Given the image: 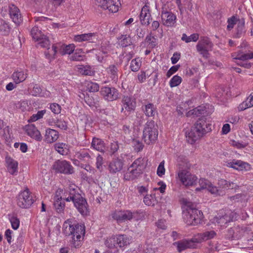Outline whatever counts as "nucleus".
Returning <instances> with one entry per match:
<instances>
[{
    "mask_svg": "<svg viewBox=\"0 0 253 253\" xmlns=\"http://www.w3.org/2000/svg\"><path fill=\"white\" fill-rule=\"evenodd\" d=\"M62 230L71 248H78L81 246V239L85 234L84 224L78 223L75 218H69L64 221Z\"/></svg>",
    "mask_w": 253,
    "mask_h": 253,
    "instance_id": "obj_1",
    "label": "nucleus"
},
{
    "mask_svg": "<svg viewBox=\"0 0 253 253\" xmlns=\"http://www.w3.org/2000/svg\"><path fill=\"white\" fill-rule=\"evenodd\" d=\"M211 130V125L207 122L205 117L199 118L190 129L186 131V141L193 144Z\"/></svg>",
    "mask_w": 253,
    "mask_h": 253,
    "instance_id": "obj_2",
    "label": "nucleus"
},
{
    "mask_svg": "<svg viewBox=\"0 0 253 253\" xmlns=\"http://www.w3.org/2000/svg\"><path fill=\"white\" fill-rule=\"evenodd\" d=\"M200 187H197L196 191L207 189L211 194L215 196H223L226 193V190L231 186V183L226 180L221 179L218 182V187L213 186L209 180L200 178L199 181Z\"/></svg>",
    "mask_w": 253,
    "mask_h": 253,
    "instance_id": "obj_3",
    "label": "nucleus"
},
{
    "mask_svg": "<svg viewBox=\"0 0 253 253\" xmlns=\"http://www.w3.org/2000/svg\"><path fill=\"white\" fill-rule=\"evenodd\" d=\"M158 136V126L154 121H148L143 130L142 139L144 142L147 145L154 144L157 140Z\"/></svg>",
    "mask_w": 253,
    "mask_h": 253,
    "instance_id": "obj_4",
    "label": "nucleus"
},
{
    "mask_svg": "<svg viewBox=\"0 0 253 253\" xmlns=\"http://www.w3.org/2000/svg\"><path fill=\"white\" fill-rule=\"evenodd\" d=\"M144 159L140 157L136 159L127 169L124 174V178L126 180H131L137 178L142 174L145 169Z\"/></svg>",
    "mask_w": 253,
    "mask_h": 253,
    "instance_id": "obj_5",
    "label": "nucleus"
},
{
    "mask_svg": "<svg viewBox=\"0 0 253 253\" xmlns=\"http://www.w3.org/2000/svg\"><path fill=\"white\" fill-rule=\"evenodd\" d=\"M75 48V45L74 44L65 45L57 43L53 44L51 49H48L47 51H45L44 54L47 58L51 59L54 58L55 55L58 51L61 55L71 54L73 52Z\"/></svg>",
    "mask_w": 253,
    "mask_h": 253,
    "instance_id": "obj_6",
    "label": "nucleus"
},
{
    "mask_svg": "<svg viewBox=\"0 0 253 253\" xmlns=\"http://www.w3.org/2000/svg\"><path fill=\"white\" fill-rule=\"evenodd\" d=\"M183 217L187 224L196 225L201 223L203 214L197 209L187 207L185 211H183Z\"/></svg>",
    "mask_w": 253,
    "mask_h": 253,
    "instance_id": "obj_7",
    "label": "nucleus"
},
{
    "mask_svg": "<svg viewBox=\"0 0 253 253\" xmlns=\"http://www.w3.org/2000/svg\"><path fill=\"white\" fill-rule=\"evenodd\" d=\"M213 43L210 39L204 37L199 41L196 45L197 51L205 59L209 57V51H211L213 47Z\"/></svg>",
    "mask_w": 253,
    "mask_h": 253,
    "instance_id": "obj_8",
    "label": "nucleus"
},
{
    "mask_svg": "<svg viewBox=\"0 0 253 253\" xmlns=\"http://www.w3.org/2000/svg\"><path fill=\"white\" fill-rule=\"evenodd\" d=\"M34 202L35 200L28 189L21 191L17 197V204L22 209L29 208Z\"/></svg>",
    "mask_w": 253,
    "mask_h": 253,
    "instance_id": "obj_9",
    "label": "nucleus"
},
{
    "mask_svg": "<svg viewBox=\"0 0 253 253\" xmlns=\"http://www.w3.org/2000/svg\"><path fill=\"white\" fill-rule=\"evenodd\" d=\"M52 169L56 173L71 174L74 169L70 163L66 160H58L54 162Z\"/></svg>",
    "mask_w": 253,
    "mask_h": 253,
    "instance_id": "obj_10",
    "label": "nucleus"
},
{
    "mask_svg": "<svg viewBox=\"0 0 253 253\" xmlns=\"http://www.w3.org/2000/svg\"><path fill=\"white\" fill-rule=\"evenodd\" d=\"M96 5L112 13L117 12L121 5V0H95Z\"/></svg>",
    "mask_w": 253,
    "mask_h": 253,
    "instance_id": "obj_11",
    "label": "nucleus"
},
{
    "mask_svg": "<svg viewBox=\"0 0 253 253\" xmlns=\"http://www.w3.org/2000/svg\"><path fill=\"white\" fill-rule=\"evenodd\" d=\"M237 217V214L231 210H226L220 212L215 217L214 221L221 226H223L228 222L233 221Z\"/></svg>",
    "mask_w": 253,
    "mask_h": 253,
    "instance_id": "obj_12",
    "label": "nucleus"
},
{
    "mask_svg": "<svg viewBox=\"0 0 253 253\" xmlns=\"http://www.w3.org/2000/svg\"><path fill=\"white\" fill-rule=\"evenodd\" d=\"M121 113L128 116L131 112L134 111L136 106L135 99L128 96H124L122 100Z\"/></svg>",
    "mask_w": 253,
    "mask_h": 253,
    "instance_id": "obj_13",
    "label": "nucleus"
},
{
    "mask_svg": "<svg viewBox=\"0 0 253 253\" xmlns=\"http://www.w3.org/2000/svg\"><path fill=\"white\" fill-rule=\"evenodd\" d=\"M178 177L181 183L185 186H192L196 183L197 177L185 169L179 170Z\"/></svg>",
    "mask_w": 253,
    "mask_h": 253,
    "instance_id": "obj_14",
    "label": "nucleus"
},
{
    "mask_svg": "<svg viewBox=\"0 0 253 253\" xmlns=\"http://www.w3.org/2000/svg\"><path fill=\"white\" fill-rule=\"evenodd\" d=\"M111 216L116 220L118 223L125 222L130 220L133 217V213L130 211H113Z\"/></svg>",
    "mask_w": 253,
    "mask_h": 253,
    "instance_id": "obj_15",
    "label": "nucleus"
},
{
    "mask_svg": "<svg viewBox=\"0 0 253 253\" xmlns=\"http://www.w3.org/2000/svg\"><path fill=\"white\" fill-rule=\"evenodd\" d=\"M73 203L81 215L84 216L89 214V211L87 201L81 194Z\"/></svg>",
    "mask_w": 253,
    "mask_h": 253,
    "instance_id": "obj_16",
    "label": "nucleus"
},
{
    "mask_svg": "<svg viewBox=\"0 0 253 253\" xmlns=\"http://www.w3.org/2000/svg\"><path fill=\"white\" fill-rule=\"evenodd\" d=\"M109 50L105 46L101 45L99 49H92L86 51V53H90L92 56H95L96 60L100 63L105 61L108 57Z\"/></svg>",
    "mask_w": 253,
    "mask_h": 253,
    "instance_id": "obj_17",
    "label": "nucleus"
},
{
    "mask_svg": "<svg viewBox=\"0 0 253 253\" xmlns=\"http://www.w3.org/2000/svg\"><path fill=\"white\" fill-rule=\"evenodd\" d=\"M100 93L103 98L108 101L115 100L118 98V91L114 87H102L101 88Z\"/></svg>",
    "mask_w": 253,
    "mask_h": 253,
    "instance_id": "obj_18",
    "label": "nucleus"
},
{
    "mask_svg": "<svg viewBox=\"0 0 253 253\" xmlns=\"http://www.w3.org/2000/svg\"><path fill=\"white\" fill-rule=\"evenodd\" d=\"M75 156L79 160L90 163L93 159V153L88 149H82L75 153Z\"/></svg>",
    "mask_w": 253,
    "mask_h": 253,
    "instance_id": "obj_19",
    "label": "nucleus"
},
{
    "mask_svg": "<svg viewBox=\"0 0 253 253\" xmlns=\"http://www.w3.org/2000/svg\"><path fill=\"white\" fill-rule=\"evenodd\" d=\"M9 13L12 21L16 25H19L23 21L20 10L14 4L9 6Z\"/></svg>",
    "mask_w": 253,
    "mask_h": 253,
    "instance_id": "obj_20",
    "label": "nucleus"
},
{
    "mask_svg": "<svg viewBox=\"0 0 253 253\" xmlns=\"http://www.w3.org/2000/svg\"><path fill=\"white\" fill-rule=\"evenodd\" d=\"M98 36L96 33H89L74 36V40L78 42L88 41L90 42H96Z\"/></svg>",
    "mask_w": 253,
    "mask_h": 253,
    "instance_id": "obj_21",
    "label": "nucleus"
},
{
    "mask_svg": "<svg viewBox=\"0 0 253 253\" xmlns=\"http://www.w3.org/2000/svg\"><path fill=\"white\" fill-rule=\"evenodd\" d=\"M228 166L238 170L248 171L251 169V165L241 160H233L228 163Z\"/></svg>",
    "mask_w": 253,
    "mask_h": 253,
    "instance_id": "obj_22",
    "label": "nucleus"
},
{
    "mask_svg": "<svg viewBox=\"0 0 253 253\" xmlns=\"http://www.w3.org/2000/svg\"><path fill=\"white\" fill-rule=\"evenodd\" d=\"M196 239L191 240H183L174 242L173 245L176 246L179 252H181L187 248H191L194 247V243L197 242Z\"/></svg>",
    "mask_w": 253,
    "mask_h": 253,
    "instance_id": "obj_23",
    "label": "nucleus"
},
{
    "mask_svg": "<svg viewBox=\"0 0 253 253\" xmlns=\"http://www.w3.org/2000/svg\"><path fill=\"white\" fill-rule=\"evenodd\" d=\"M117 240L118 248L124 250L132 242V237L126 234H118Z\"/></svg>",
    "mask_w": 253,
    "mask_h": 253,
    "instance_id": "obj_24",
    "label": "nucleus"
},
{
    "mask_svg": "<svg viewBox=\"0 0 253 253\" xmlns=\"http://www.w3.org/2000/svg\"><path fill=\"white\" fill-rule=\"evenodd\" d=\"M25 130L28 135L37 141H41L42 135L40 131L34 125H28L25 126Z\"/></svg>",
    "mask_w": 253,
    "mask_h": 253,
    "instance_id": "obj_25",
    "label": "nucleus"
},
{
    "mask_svg": "<svg viewBox=\"0 0 253 253\" xmlns=\"http://www.w3.org/2000/svg\"><path fill=\"white\" fill-rule=\"evenodd\" d=\"M139 17L142 25L147 26L150 24L152 18L148 6L145 5L142 8Z\"/></svg>",
    "mask_w": 253,
    "mask_h": 253,
    "instance_id": "obj_26",
    "label": "nucleus"
},
{
    "mask_svg": "<svg viewBox=\"0 0 253 253\" xmlns=\"http://www.w3.org/2000/svg\"><path fill=\"white\" fill-rule=\"evenodd\" d=\"M5 162L8 171L12 175H16L18 172V162L10 157H6Z\"/></svg>",
    "mask_w": 253,
    "mask_h": 253,
    "instance_id": "obj_27",
    "label": "nucleus"
},
{
    "mask_svg": "<svg viewBox=\"0 0 253 253\" xmlns=\"http://www.w3.org/2000/svg\"><path fill=\"white\" fill-rule=\"evenodd\" d=\"M161 18L163 25L167 27H172L176 23V17L171 12L161 15Z\"/></svg>",
    "mask_w": 253,
    "mask_h": 253,
    "instance_id": "obj_28",
    "label": "nucleus"
},
{
    "mask_svg": "<svg viewBox=\"0 0 253 253\" xmlns=\"http://www.w3.org/2000/svg\"><path fill=\"white\" fill-rule=\"evenodd\" d=\"M78 72L82 75L93 76L95 75V70L93 66L89 65H79L77 66Z\"/></svg>",
    "mask_w": 253,
    "mask_h": 253,
    "instance_id": "obj_29",
    "label": "nucleus"
},
{
    "mask_svg": "<svg viewBox=\"0 0 253 253\" xmlns=\"http://www.w3.org/2000/svg\"><path fill=\"white\" fill-rule=\"evenodd\" d=\"M141 109L145 115L148 117H154L157 114L156 106L151 103L142 105Z\"/></svg>",
    "mask_w": 253,
    "mask_h": 253,
    "instance_id": "obj_30",
    "label": "nucleus"
},
{
    "mask_svg": "<svg viewBox=\"0 0 253 253\" xmlns=\"http://www.w3.org/2000/svg\"><path fill=\"white\" fill-rule=\"evenodd\" d=\"M124 166L123 162L118 158L115 159L110 162L109 165V169L111 173H115L120 171Z\"/></svg>",
    "mask_w": 253,
    "mask_h": 253,
    "instance_id": "obj_31",
    "label": "nucleus"
},
{
    "mask_svg": "<svg viewBox=\"0 0 253 253\" xmlns=\"http://www.w3.org/2000/svg\"><path fill=\"white\" fill-rule=\"evenodd\" d=\"M80 194L78 191L74 188H69L64 193L63 195V199L66 202H73L78 197Z\"/></svg>",
    "mask_w": 253,
    "mask_h": 253,
    "instance_id": "obj_32",
    "label": "nucleus"
},
{
    "mask_svg": "<svg viewBox=\"0 0 253 253\" xmlns=\"http://www.w3.org/2000/svg\"><path fill=\"white\" fill-rule=\"evenodd\" d=\"M59 134L57 131L51 128L45 130V139L47 143H52L57 140Z\"/></svg>",
    "mask_w": 253,
    "mask_h": 253,
    "instance_id": "obj_33",
    "label": "nucleus"
},
{
    "mask_svg": "<svg viewBox=\"0 0 253 253\" xmlns=\"http://www.w3.org/2000/svg\"><path fill=\"white\" fill-rule=\"evenodd\" d=\"M91 147L95 150L102 153L104 152L105 143L104 141L98 138L93 137L91 142Z\"/></svg>",
    "mask_w": 253,
    "mask_h": 253,
    "instance_id": "obj_34",
    "label": "nucleus"
},
{
    "mask_svg": "<svg viewBox=\"0 0 253 253\" xmlns=\"http://www.w3.org/2000/svg\"><path fill=\"white\" fill-rule=\"evenodd\" d=\"M54 149L59 154L66 155L69 152V146L64 143H56L54 144Z\"/></svg>",
    "mask_w": 253,
    "mask_h": 253,
    "instance_id": "obj_35",
    "label": "nucleus"
},
{
    "mask_svg": "<svg viewBox=\"0 0 253 253\" xmlns=\"http://www.w3.org/2000/svg\"><path fill=\"white\" fill-rule=\"evenodd\" d=\"M253 106V92H252L246 100L239 105L238 109L240 111H243L247 108Z\"/></svg>",
    "mask_w": 253,
    "mask_h": 253,
    "instance_id": "obj_36",
    "label": "nucleus"
},
{
    "mask_svg": "<svg viewBox=\"0 0 253 253\" xmlns=\"http://www.w3.org/2000/svg\"><path fill=\"white\" fill-rule=\"evenodd\" d=\"M12 78L14 82L16 84H18L26 80L27 75L24 74L23 71H16L12 74Z\"/></svg>",
    "mask_w": 253,
    "mask_h": 253,
    "instance_id": "obj_37",
    "label": "nucleus"
},
{
    "mask_svg": "<svg viewBox=\"0 0 253 253\" xmlns=\"http://www.w3.org/2000/svg\"><path fill=\"white\" fill-rule=\"evenodd\" d=\"M11 28L3 19L0 18V33L2 36H7L10 33Z\"/></svg>",
    "mask_w": 253,
    "mask_h": 253,
    "instance_id": "obj_38",
    "label": "nucleus"
},
{
    "mask_svg": "<svg viewBox=\"0 0 253 253\" xmlns=\"http://www.w3.org/2000/svg\"><path fill=\"white\" fill-rule=\"evenodd\" d=\"M245 32V20L244 18H242L237 23L236 32L235 33L234 37L239 38Z\"/></svg>",
    "mask_w": 253,
    "mask_h": 253,
    "instance_id": "obj_39",
    "label": "nucleus"
},
{
    "mask_svg": "<svg viewBox=\"0 0 253 253\" xmlns=\"http://www.w3.org/2000/svg\"><path fill=\"white\" fill-rule=\"evenodd\" d=\"M119 44L122 47H126L132 44V41L129 36L122 35L118 38Z\"/></svg>",
    "mask_w": 253,
    "mask_h": 253,
    "instance_id": "obj_40",
    "label": "nucleus"
},
{
    "mask_svg": "<svg viewBox=\"0 0 253 253\" xmlns=\"http://www.w3.org/2000/svg\"><path fill=\"white\" fill-rule=\"evenodd\" d=\"M253 58V53L250 52L245 53L242 51H239L237 53V56L234 57L235 59L242 61H247Z\"/></svg>",
    "mask_w": 253,
    "mask_h": 253,
    "instance_id": "obj_41",
    "label": "nucleus"
},
{
    "mask_svg": "<svg viewBox=\"0 0 253 253\" xmlns=\"http://www.w3.org/2000/svg\"><path fill=\"white\" fill-rule=\"evenodd\" d=\"M84 86L86 89L90 92H97L99 89V86L97 83L90 81H85Z\"/></svg>",
    "mask_w": 253,
    "mask_h": 253,
    "instance_id": "obj_42",
    "label": "nucleus"
},
{
    "mask_svg": "<svg viewBox=\"0 0 253 253\" xmlns=\"http://www.w3.org/2000/svg\"><path fill=\"white\" fill-rule=\"evenodd\" d=\"M117 235L112 236V237L108 238L106 239L105 242V244L108 248H118V242Z\"/></svg>",
    "mask_w": 253,
    "mask_h": 253,
    "instance_id": "obj_43",
    "label": "nucleus"
},
{
    "mask_svg": "<svg viewBox=\"0 0 253 253\" xmlns=\"http://www.w3.org/2000/svg\"><path fill=\"white\" fill-rule=\"evenodd\" d=\"M62 198H58L54 203V207L56 212L63 213L65 209V203L61 201Z\"/></svg>",
    "mask_w": 253,
    "mask_h": 253,
    "instance_id": "obj_44",
    "label": "nucleus"
},
{
    "mask_svg": "<svg viewBox=\"0 0 253 253\" xmlns=\"http://www.w3.org/2000/svg\"><path fill=\"white\" fill-rule=\"evenodd\" d=\"M143 202L147 206H154L157 202L155 194L146 195L143 198Z\"/></svg>",
    "mask_w": 253,
    "mask_h": 253,
    "instance_id": "obj_45",
    "label": "nucleus"
},
{
    "mask_svg": "<svg viewBox=\"0 0 253 253\" xmlns=\"http://www.w3.org/2000/svg\"><path fill=\"white\" fill-rule=\"evenodd\" d=\"M216 235L215 232L213 230L206 231L203 233L199 234L201 240H208L214 238Z\"/></svg>",
    "mask_w": 253,
    "mask_h": 253,
    "instance_id": "obj_46",
    "label": "nucleus"
},
{
    "mask_svg": "<svg viewBox=\"0 0 253 253\" xmlns=\"http://www.w3.org/2000/svg\"><path fill=\"white\" fill-rule=\"evenodd\" d=\"M199 38V35L197 33L193 34L190 36H187L186 34H183L181 37V40L184 41L186 43H188L191 42H196L198 40Z\"/></svg>",
    "mask_w": 253,
    "mask_h": 253,
    "instance_id": "obj_47",
    "label": "nucleus"
},
{
    "mask_svg": "<svg viewBox=\"0 0 253 253\" xmlns=\"http://www.w3.org/2000/svg\"><path fill=\"white\" fill-rule=\"evenodd\" d=\"M145 41L148 43L149 47L151 48H155L158 44L157 39L153 36L152 32L146 36Z\"/></svg>",
    "mask_w": 253,
    "mask_h": 253,
    "instance_id": "obj_48",
    "label": "nucleus"
},
{
    "mask_svg": "<svg viewBox=\"0 0 253 253\" xmlns=\"http://www.w3.org/2000/svg\"><path fill=\"white\" fill-rule=\"evenodd\" d=\"M234 240H238L243 236L245 233L244 229L240 226H234Z\"/></svg>",
    "mask_w": 253,
    "mask_h": 253,
    "instance_id": "obj_49",
    "label": "nucleus"
},
{
    "mask_svg": "<svg viewBox=\"0 0 253 253\" xmlns=\"http://www.w3.org/2000/svg\"><path fill=\"white\" fill-rule=\"evenodd\" d=\"M240 20V19L238 18L237 16L234 15L228 18L227 20L228 25L227 26V30L230 31L232 29L234 25L237 24Z\"/></svg>",
    "mask_w": 253,
    "mask_h": 253,
    "instance_id": "obj_50",
    "label": "nucleus"
},
{
    "mask_svg": "<svg viewBox=\"0 0 253 253\" xmlns=\"http://www.w3.org/2000/svg\"><path fill=\"white\" fill-rule=\"evenodd\" d=\"M141 66L140 60L139 58L132 59L130 63V68L132 71L137 72Z\"/></svg>",
    "mask_w": 253,
    "mask_h": 253,
    "instance_id": "obj_51",
    "label": "nucleus"
},
{
    "mask_svg": "<svg viewBox=\"0 0 253 253\" xmlns=\"http://www.w3.org/2000/svg\"><path fill=\"white\" fill-rule=\"evenodd\" d=\"M132 143L134 150L137 152L142 151L143 149L144 145L139 139H133L132 141Z\"/></svg>",
    "mask_w": 253,
    "mask_h": 253,
    "instance_id": "obj_52",
    "label": "nucleus"
},
{
    "mask_svg": "<svg viewBox=\"0 0 253 253\" xmlns=\"http://www.w3.org/2000/svg\"><path fill=\"white\" fill-rule=\"evenodd\" d=\"M205 113V110L203 109L202 107L199 106L194 109L189 111L187 113V116L193 115L196 117L200 116V115H204Z\"/></svg>",
    "mask_w": 253,
    "mask_h": 253,
    "instance_id": "obj_53",
    "label": "nucleus"
},
{
    "mask_svg": "<svg viewBox=\"0 0 253 253\" xmlns=\"http://www.w3.org/2000/svg\"><path fill=\"white\" fill-rule=\"evenodd\" d=\"M107 71L108 73L111 75L110 77L112 79L117 78V73L118 70L116 66L114 65H110L107 69Z\"/></svg>",
    "mask_w": 253,
    "mask_h": 253,
    "instance_id": "obj_54",
    "label": "nucleus"
},
{
    "mask_svg": "<svg viewBox=\"0 0 253 253\" xmlns=\"http://www.w3.org/2000/svg\"><path fill=\"white\" fill-rule=\"evenodd\" d=\"M246 196L243 194H237L235 195L230 196L228 198L232 202H242L243 200H245Z\"/></svg>",
    "mask_w": 253,
    "mask_h": 253,
    "instance_id": "obj_55",
    "label": "nucleus"
},
{
    "mask_svg": "<svg viewBox=\"0 0 253 253\" xmlns=\"http://www.w3.org/2000/svg\"><path fill=\"white\" fill-rule=\"evenodd\" d=\"M46 110H42L39 111L37 114H33L30 118L29 122H34L43 117V116L45 113Z\"/></svg>",
    "mask_w": 253,
    "mask_h": 253,
    "instance_id": "obj_56",
    "label": "nucleus"
},
{
    "mask_svg": "<svg viewBox=\"0 0 253 253\" xmlns=\"http://www.w3.org/2000/svg\"><path fill=\"white\" fill-rule=\"evenodd\" d=\"M77 51L78 50H76V52L70 56L69 59L71 61H81L84 60V56L79 54L80 51H82V49H79L78 52Z\"/></svg>",
    "mask_w": 253,
    "mask_h": 253,
    "instance_id": "obj_57",
    "label": "nucleus"
},
{
    "mask_svg": "<svg viewBox=\"0 0 253 253\" xmlns=\"http://www.w3.org/2000/svg\"><path fill=\"white\" fill-rule=\"evenodd\" d=\"M39 41H40L39 44L40 46L42 47L47 48V50L45 51H47L48 49H51L48 47L50 44L49 41L45 36L42 35Z\"/></svg>",
    "mask_w": 253,
    "mask_h": 253,
    "instance_id": "obj_58",
    "label": "nucleus"
},
{
    "mask_svg": "<svg viewBox=\"0 0 253 253\" xmlns=\"http://www.w3.org/2000/svg\"><path fill=\"white\" fill-rule=\"evenodd\" d=\"M31 35L33 38L37 41H39V40L40 39V38L42 36L41 34V31H39L38 27L36 26L32 29L31 31Z\"/></svg>",
    "mask_w": 253,
    "mask_h": 253,
    "instance_id": "obj_59",
    "label": "nucleus"
},
{
    "mask_svg": "<svg viewBox=\"0 0 253 253\" xmlns=\"http://www.w3.org/2000/svg\"><path fill=\"white\" fill-rule=\"evenodd\" d=\"M16 107L22 111H25L29 109L28 101L26 100H22L18 102L16 104Z\"/></svg>",
    "mask_w": 253,
    "mask_h": 253,
    "instance_id": "obj_60",
    "label": "nucleus"
},
{
    "mask_svg": "<svg viewBox=\"0 0 253 253\" xmlns=\"http://www.w3.org/2000/svg\"><path fill=\"white\" fill-rule=\"evenodd\" d=\"M182 82V79L180 77L175 75L174 76L169 82L170 87H173L178 85Z\"/></svg>",
    "mask_w": 253,
    "mask_h": 253,
    "instance_id": "obj_61",
    "label": "nucleus"
},
{
    "mask_svg": "<svg viewBox=\"0 0 253 253\" xmlns=\"http://www.w3.org/2000/svg\"><path fill=\"white\" fill-rule=\"evenodd\" d=\"M10 221L12 228L14 230L17 229L19 227L20 221L19 219L15 216H12L10 218Z\"/></svg>",
    "mask_w": 253,
    "mask_h": 253,
    "instance_id": "obj_62",
    "label": "nucleus"
},
{
    "mask_svg": "<svg viewBox=\"0 0 253 253\" xmlns=\"http://www.w3.org/2000/svg\"><path fill=\"white\" fill-rule=\"evenodd\" d=\"M165 161H162L159 164L157 171V174L162 177L165 173Z\"/></svg>",
    "mask_w": 253,
    "mask_h": 253,
    "instance_id": "obj_63",
    "label": "nucleus"
},
{
    "mask_svg": "<svg viewBox=\"0 0 253 253\" xmlns=\"http://www.w3.org/2000/svg\"><path fill=\"white\" fill-rule=\"evenodd\" d=\"M56 126L63 130H66L67 128V123L61 120L57 119L54 122Z\"/></svg>",
    "mask_w": 253,
    "mask_h": 253,
    "instance_id": "obj_64",
    "label": "nucleus"
}]
</instances>
